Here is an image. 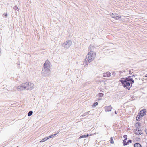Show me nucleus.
<instances>
[{"mask_svg": "<svg viewBox=\"0 0 147 147\" xmlns=\"http://www.w3.org/2000/svg\"><path fill=\"white\" fill-rule=\"evenodd\" d=\"M95 48L94 46L90 45L89 47V50L90 51L86 55L85 59V61H84V65H87L88 63L93 60L95 57L96 53L93 50Z\"/></svg>", "mask_w": 147, "mask_h": 147, "instance_id": "f257e3e1", "label": "nucleus"}, {"mask_svg": "<svg viewBox=\"0 0 147 147\" xmlns=\"http://www.w3.org/2000/svg\"><path fill=\"white\" fill-rule=\"evenodd\" d=\"M34 87V85L33 83L30 82L22 83L19 86V89L20 90H31Z\"/></svg>", "mask_w": 147, "mask_h": 147, "instance_id": "f03ea898", "label": "nucleus"}, {"mask_svg": "<svg viewBox=\"0 0 147 147\" xmlns=\"http://www.w3.org/2000/svg\"><path fill=\"white\" fill-rule=\"evenodd\" d=\"M129 80H128V78H122L121 80L119 81L121 82L122 85L124 87H126L127 89H128L129 87L130 86V83L128 82Z\"/></svg>", "mask_w": 147, "mask_h": 147, "instance_id": "7ed1b4c3", "label": "nucleus"}, {"mask_svg": "<svg viewBox=\"0 0 147 147\" xmlns=\"http://www.w3.org/2000/svg\"><path fill=\"white\" fill-rule=\"evenodd\" d=\"M50 72L49 68L43 67L42 71V75L44 76H48Z\"/></svg>", "mask_w": 147, "mask_h": 147, "instance_id": "20e7f679", "label": "nucleus"}, {"mask_svg": "<svg viewBox=\"0 0 147 147\" xmlns=\"http://www.w3.org/2000/svg\"><path fill=\"white\" fill-rule=\"evenodd\" d=\"M72 42L71 40H67L62 44V46L66 49H68L71 45Z\"/></svg>", "mask_w": 147, "mask_h": 147, "instance_id": "39448f33", "label": "nucleus"}, {"mask_svg": "<svg viewBox=\"0 0 147 147\" xmlns=\"http://www.w3.org/2000/svg\"><path fill=\"white\" fill-rule=\"evenodd\" d=\"M146 111L145 109L141 110L138 114L139 115V116L141 118L146 114Z\"/></svg>", "mask_w": 147, "mask_h": 147, "instance_id": "423d86ee", "label": "nucleus"}, {"mask_svg": "<svg viewBox=\"0 0 147 147\" xmlns=\"http://www.w3.org/2000/svg\"><path fill=\"white\" fill-rule=\"evenodd\" d=\"M50 64L49 61L47 60L44 63L43 67L49 68L50 67Z\"/></svg>", "mask_w": 147, "mask_h": 147, "instance_id": "0eeeda50", "label": "nucleus"}, {"mask_svg": "<svg viewBox=\"0 0 147 147\" xmlns=\"http://www.w3.org/2000/svg\"><path fill=\"white\" fill-rule=\"evenodd\" d=\"M134 132L135 134L138 135H140L142 134V132L141 129H136L134 131Z\"/></svg>", "mask_w": 147, "mask_h": 147, "instance_id": "6e6552de", "label": "nucleus"}, {"mask_svg": "<svg viewBox=\"0 0 147 147\" xmlns=\"http://www.w3.org/2000/svg\"><path fill=\"white\" fill-rule=\"evenodd\" d=\"M104 109L106 112H109L111 111L112 107L111 106H106L104 107Z\"/></svg>", "mask_w": 147, "mask_h": 147, "instance_id": "1a4fd4ad", "label": "nucleus"}, {"mask_svg": "<svg viewBox=\"0 0 147 147\" xmlns=\"http://www.w3.org/2000/svg\"><path fill=\"white\" fill-rule=\"evenodd\" d=\"M112 18H117V17L121 18L120 16L118 15L117 14L115 13L114 14L113 13L111 15Z\"/></svg>", "mask_w": 147, "mask_h": 147, "instance_id": "9d476101", "label": "nucleus"}, {"mask_svg": "<svg viewBox=\"0 0 147 147\" xmlns=\"http://www.w3.org/2000/svg\"><path fill=\"white\" fill-rule=\"evenodd\" d=\"M110 73L109 72H107L106 73L103 74L104 77H109L110 76Z\"/></svg>", "mask_w": 147, "mask_h": 147, "instance_id": "9b49d317", "label": "nucleus"}, {"mask_svg": "<svg viewBox=\"0 0 147 147\" xmlns=\"http://www.w3.org/2000/svg\"><path fill=\"white\" fill-rule=\"evenodd\" d=\"M89 136V135L88 134H84V135H82L81 136H80L79 138L81 139L82 138L87 137Z\"/></svg>", "mask_w": 147, "mask_h": 147, "instance_id": "f8f14e48", "label": "nucleus"}, {"mask_svg": "<svg viewBox=\"0 0 147 147\" xmlns=\"http://www.w3.org/2000/svg\"><path fill=\"white\" fill-rule=\"evenodd\" d=\"M134 147H142L140 144L138 143H137L135 144Z\"/></svg>", "mask_w": 147, "mask_h": 147, "instance_id": "ddd939ff", "label": "nucleus"}, {"mask_svg": "<svg viewBox=\"0 0 147 147\" xmlns=\"http://www.w3.org/2000/svg\"><path fill=\"white\" fill-rule=\"evenodd\" d=\"M128 79L129 80V82H130V84H131V86L130 87H131L132 86V84H133V83H134V81L133 80V79L132 78V79H129L128 78Z\"/></svg>", "mask_w": 147, "mask_h": 147, "instance_id": "4468645a", "label": "nucleus"}, {"mask_svg": "<svg viewBox=\"0 0 147 147\" xmlns=\"http://www.w3.org/2000/svg\"><path fill=\"white\" fill-rule=\"evenodd\" d=\"M47 139H48V138L47 137H46V138H45L44 139H42V140H41L40 141V142H44L46 141L47 140Z\"/></svg>", "mask_w": 147, "mask_h": 147, "instance_id": "2eb2a0df", "label": "nucleus"}, {"mask_svg": "<svg viewBox=\"0 0 147 147\" xmlns=\"http://www.w3.org/2000/svg\"><path fill=\"white\" fill-rule=\"evenodd\" d=\"M32 113H33V111H30L28 113V116H30L32 115Z\"/></svg>", "mask_w": 147, "mask_h": 147, "instance_id": "dca6fc26", "label": "nucleus"}, {"mask_svg": "<svg viewBox=\"0 0 147 147\" xmlns=\"http://www.w3.org/2000/svg\"><path fill=\"white\" fill-rule=\"evenodd\" d=\"M89 112L90 111H89L88 112L85 113H84L82 116H80V117L81 116H82V117L88 115V114H89Z\"/></svg>", "mask_w": 147, "mask_h": 147, "instance_id": "f3484780", "label": "nucleus"}, {"mask_svg": "<svg viewBox=\"0 0 147 147\" xmlns=\"http://www.w3.org/2000/svg\"><path fill=\"white\" fill-rule=\"evenodd\" d=\"M110 142L111 144H113L114 142V141L113 139V138L111 137L110 138Z\"/></svg>", "mask_w": 147, "mask_h": 147, "instance_id": "a211bd4d", "label": "nucleus"}, {"mask_svg": "<svg viewBox=\"0 0 147 147\" xmlns=\"http://www.w3.org/2000/svg\"><path fill=\"white\" fill-rule=\"evenodd\" d=\"M98 103L97 102L94 103L93 105V107H95L98 105Z\"/></svg>", "mask_w": 147, "mask_h": 147, "instance_id": "6ab92c4d", "label": "nucleus"}, {"mask_svg": "<svg viewBox=\"0 0 147 147\" xmlns=\"http://www.w3.org/2000/svg\"><path fill=\"white\" fill-rule=\"evenodd\" d=\"M126 140H123V143L124 145H126L128 144L127 143V142H126Z\"/></svg>", "mask_w": 147, "mask_h": 147, "instance_id": "aec40b11", "label": "nucleus"}, {"mask_svg": "<svg viewBox=\"0 0 147 147\" xmlns=\"http://www.w3.org/2000/svg\"><path fill=\"white\" fill-rule=\"evenodd\" d=\"M139 114H138V115L137 116L136 120L137 121H139V120L140 119V117H139Z\"/></svg>", "mask_w": 147, "mask_h": 147, "instance_id": "412c9836", "label": "nucleus"}, {"mask_svg": "<svg viewBox=\"0 0 147 147\" xmlns=\"http://www.w3.org/2000/svg\"><path fill=\"white\" fill-rule=\"evenodd\" d=\"M54 136H53V135H51V136H48L47 137V138H48V139L50 138H53V137Z\"/></svg>", "mask_w": 147, "mask_h": 147, "instance_id": "4be33fe9", "label": "nucleus"}, {"mask_svg": "<svg viewBox=\"0 0 147 147\" xmlns=\"http://www.w3.org/2000/svg\"><path fill=\"white\" fill-rule=\"evenodd\" d=\"M99 96L100 97H102L104 95L102 93H99Z\"/></svg>", "mask_w": 147, "mask_h": 147, "instance_id": "5701e85b", "label": "nucleus"}, {"mask_svg": "<svg viewBox=\"0 0 147 147\" xmlns=\"http://www.w3.org/2000/svg\"><path fill=\"white\" fill-rule=\"evenodd\" d=\"M132 141L131 140H128V142H127V143L128 144H129V143H131V142Z\"/></svg>", "mask_w": 147, "mask_h": 147, "instance_id": "b1692460", "label": "nucleus"}, {"mask_svg": "<svg viewBox=\"0 0 147 147\" xmlns=\"http://www.w3.org/2000/svg\"><path fill=\"white\" fill-rule=\"evenodd\" d=\"M127 136L126 135H124L123 136V137L125 138L124 140H127Z\"/></svg>", "mask_w": 147, "mask_h": 147, "instance_id": "393cba45", "label": "nucleus"}, {"mask_svg": "<svg viewBox=\"0 0 147 147\" xmlns=\"http://www.w3.org/2000/svg\"><path fill=\"white\" fill-rule=\"evenodd\" d=\"M13 9L15 10L18 9V7L16 6H15L14 7Z\"/></svg>", "mask_w": 147, "mask_h": 147, "instance_id": "a878e982", "label": "nucleus"}, {"mask_svg": "<svg viewBox=\"0 0 147 147\" xmlns=\"http://www.w3.org/2000/svg\"><path fill=\"white\" fill-rule=\"evenodd\" d=\"M131 76H128V77L127 78H128V79H132V78H130Z\"/></svg>", "mask_w": 147, "mask_h": 147, "instance_id": "bb28decb", "label": "nucleus"}, {"mask_svg": "<svg viewBox=\"0 0 147 147\" xmlns=\"http://www.w3.org/2000/svg\"><path fill=\"white\" fill-rule=\"evenodd\" d=\"M59 132H58L57 133L55 134H53L54 136H55L56 135H57V134H58V133H59Z\"/></svg>", "mask_w": 147, "mask_h": 147, "instance_id": "cd10ccee", "label": "nucleus"}, {"mask_svg": "<svg viewBox=\"0 0 147 147\" xmlns=\"http://www.w3.org/2000/svg\"><path fill=\"white\" fill-rule=\"evenodd\" d=\"M115 113L116 114H117V112L116 111H115Z\"/></svg>", "mask_w": 147, "mask_h": 147, "instance_id": "c85d7f7f", "label": "nucleus"}, {"mask_svg": "<svg viewBox=\"0 0 147 147\" xmlns=\"http://www.w3.org/2000/svg\"><path fill=\"white\" fill-rule=\"evenodd\" d=\"M131 77H135V76H134V75H132L131 76Z\"/></svg>", "mask_w": 147, "mask_h": 147, "instance_id": "c756f323", "label": "nucleus"}, {"mask_svg": "<svg viewBox=\"0 0 147 147\" xmlns=\"http://www.w3.org/2000/svg\"><path fill=\"white\" fill-rule=\"evenodd\" d=\"M145 132H146V134H147V129H146V130H145Z\"/></svg>", "mask_w": 147, "mask_h": 147, "instance_id": "7c9ffc66", "label": "nucleus"}, {"mask_svg": "<svg viewBox=\"0 0 147 147\" xmlns=\"http://www.w3.org/2000/svg\"><path fill=\"white\" fill-rule=\"evenodd\" d=\"M115 73H113V75H115Z\"/></svg>", "mask_w": 147, "mask_h": 147, "instance_id": "2f4dec72", "label": "nucleus"}, {"mask_svg": "<svg viewBox=\"0 0 147 147\" xmlns=\"http://www.w3.org/2000/svg\"><path fill=\"white\" fill-rule=\"evenodd\" d=\"M145 76H146V77H147V74H146V75H145Z\"/></svg>", "mask_w": 147, "mask_h": 147, "instance_id": "473e14b6", "label": "nucleus"}, {"mask_svg": "<svg viewBox=\"0 0 147 147\" xmlns=\"http://www.w3.org/2000/svg\"><path fill=\"white\" fill-rule=\"evenodd\" d=\"M123 18L125 19V18H126V17H124Z\"/></svg>", "mask_w": 147, "mask_h": 147, "instance_id": "72a5a7b5", "label": "nucleus"}, {"mask_svg": "<svg viewBox=\"0 0 147 147\" xmlns=\"http://www.w3.org/2000/svg\"><path fill=\"white\" fill-rule=\"evenodd\" d=\"M7 15V14H6L5 15V16H6Z\"/></svg>", "mask_w": 147, "mask_h": 147, "instance_id": "f704fd0d", "label": "nucleus"}]
</instances>
